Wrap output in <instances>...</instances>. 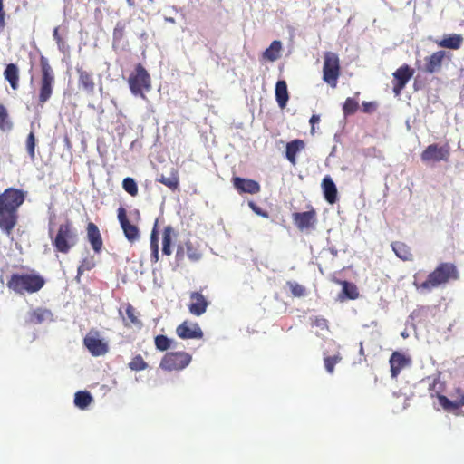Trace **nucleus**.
I'll list each match as a JSON object with an SVG mask.
<instances>
[{
    "label": "nucleus",
    "mask_w": 464,
    "mask_h": 464,
    "mask_svg": "<svg viewBox=\"0 0 464 464\" xmlns=\"http://www.w3.org/2000/svg\"><path fill=\"white\" fill-rule=\"evenodd\" d=\"M392 249L395 252L397 257L403 261L412 260V254L411 247L403 242H394L392 245Z\"/></svg>",
    "instance_id": "30"
},
{
    "label": "nucleus",
    "mask_w": 464,
    "mask_h": 464,
    "mask_svg": "<svg viewBox=\"0 0 464 464\" xmlns=\"http://www.w3.org/2000/svg\"><path fill=\"white\" fill-rule=\"evenodd\" d=\"M178 337L182 339L201 338L202 330L198 324L184 321L176 328Z\"/></svg>",
    "instance_id": "17"
},
{
    "label": "nucleus",
    "mask_w": 464,
    "mask_h": 464,
    "mask_svg": "<svg viewBox=\"0 0 464 464\" xmlns=\"http://www.w3.org/2000/svg\"><path fill=\"white\" fill-rule=\"evenodd\" d=\"M83 344L92 356H103L108 352V344L99 338L98 331L89 332L83 338Z\"/></svg>",
    "instance_id": "12"
},
{
    "label": "nucleus",
    "mask_w": 464,
    "mask_h": 464,
    "mask_svg": "<svg viewBox=\"0 0 464 464\" xmlns=\"http://www.w3.org/2000/svg\"><path fill=\"white\" fill-rule=\"evenodd\" d=\"M424 164H435L440 161L447 162L450 159V145L448 143L440 145L433 143L425 148L420 155Z\"/></svg>",
    "instance_id": "9"
},
{
    "label": "nucleus",
    "mask_w": 464,
    "mask_h": 464,
    "mask_svg": "<svg viewBox=\"0 0 464 464\" xmlns=\"http://www.w3.org/2000/svg\"><path fill=\"white\" fill-rule=\"evenodd\" d=\"M40 80L38 101L46 102L52 96L55 85V73L47 57L41 55L39 59Z\"/></svg>",
    "instance_id": "5"
},
{
    "label": "nucleus",
    "mask_w": 464,
    "mask_h": 464,
    "mask_svg": "<svg viewBox=\"0 0 464 464\" xmlns=\"http://www.w3.org/2000/svg\"><path fill=\"white\" fill-rule=\"evenodd\" d=\"M117 218L121 230H123L125 238L129 243H135L140 238V228L137 225L131 224L127 217V211L124 207H119Z\"/></svg>",
    "instance_id": "11"
},
{
    "label": "nucleus",
    "mask_w": 464,
    "mask_h": 464,
    "mask_svg": "<svg viewBox=\"0 0 464 464\" xmlns=\"http://www.w3.org/2000/svg\"><path fill=\"white\" fill-rule=\"evenodd\" d=\"M64 144H67V146L70 147V140L67 136L64 137Z\"/></svg>",
    "instance_id": "57"
},
{
    "label": "nucleus",
    "mask_w": 464,
    "mask_h": 464,
    "mask_svg": "<svg viewBox=\"0 0 464 464\" xmlns=\"http://www.w3.org/2000/svg\"><path fill=\"white\" fill-rule=\"evenodd\" d=\"M252 208H253V210L255 211V213L259 214L263 218H268V213L262 211L259 207H254V205L252 204Z\"/></svg>",
    "instance_id": "52"
},
{
    "label": "nucleus",
    "mask_w": 464,
    "mask_h": 464,
    "mask_svg": "<svg viewBox=\"0 0 464 464\" xmlns=\"http://www.w3.org/2000/svg\"><path fill=\"white\" fill-rule=\"evenodd\" d=\"M160 259V250L158 248L150 249V262L155 264Z\"/></svg>",
    "instance_id": "51"
},
{
    "label": "nucleus",
    "mask_w": 464,
    "mask_h": 464,
    "mask_svg": "<svg viewBox=\"0 0 464 464\" xmlns=\"http://www.w3.org/2000/svg\"><path fill=\"white\" fill-rule=\"evenodd\" d=\"M311 325L319 328L321 331H328V321L323 316H315L312 318Z\"/></svg>",
    "instance_id": "45"
},
{
    "label": "nucleus",
    "mask_w": 464,
    "mask_h": 464,
    "mask_svg": "<svg viewBox=\"0 0 464 464\" xmlns=\"http://www.w3.org/2000/svg\"><path fill=\"white\" fill-rule=\"evenodd\" d=\"M282 50V43L278 40H275L271 43L268 48L263 53V58L269 62H275L280 57Z\"/></svg>",
    "instance_id": "31"
},
{
    "label": "nucleus",
    "mask_w": 464,
    "mask_h": 464,
    "mask_svg": "<svg viewBox=\"0 0 464 464\" xmlns=\"http://www.w3.org/2000/svg\"><path fill=\"white\" fill-rule=\"evenodd\" d=\"M76 72L78 73V86L83 92L88 94H92L95 89V82L93 73L90 71L83 69L82 67H77Z\"/></svg>",
    "instance_id": "18"
},
{
    "label": "nucleus",
    "mask_w": 464,
    "mask_h": 464,
    "mask_svg": "<svg viewBox=\"0 0 464 464\" xmlns=\"http://www.w3.org/2000/svg\"><path fill=\"white\" fill-rule=\"evenodd\" d=\"M12 128V122L9 118H0V129L4 131L10 130Z\"/></svg>",
    "instance_id": "50"
},
{
    "label": "nucleus",
    "mask_w": 464,
    "mask_h": 464,
    "mask_svg": "<svg viewBox=\"0 0 464 464\" xmlns=\"http://www.w3.org/2000/svg\"><path fill=\"white\" fill-rule=\"evenodd\" d=\"M121 186H123V189L132 197L139 195V188L137 187L136 181L133 178L126 177L123 179V182H121Z\"/></svg>",
    "instance_id": "39"
},
{
    "label": "nucleus",
    "mask_w": 464,
    "mask_h": 464,
    "mask_svg": "<svg viewBox=\"0 0 464 464\" xmlns=\"http://www.w3.org/2000/svg\"><path fill=\"white\" fill-rule=\"evenodd\" d=\"M287 285L290 289L291 295L295 297H303L306 295V289L296 281H288Z\"/></svg>",
    "instance_id": "41"
},
{
    "label": "nucleus",
    "mask_w": 464,
    "mask_h": 464,
    "mask_svg": "<svg viewBox=\"0 0 464 464\" xmlns=\"http://www.w3.org/2000/svg\"><path fill=\"white\" fill-rule=\"evenodd\" d=\"M77 242L78 235L76 228L69 219L58 226L55 237L53 239V246L55 251L68 254L77 245Z\"/></svg>",
    "instance_id": "6"
},
{
    "label": "nucleus",
    "mask_w": 464,
    "mask_h": 464,
    "mask_svg": "<svg viewBox=\"0 0 464 464\" xmlns=\"http://www.w3.org/2000/svg\"><path fill=\"white\" fill-rule=\"evenodd\" d=\"M176 238V232L170 226H167L163 229L162 235V253L166 256H170L171 246H173L174 239Z\"/></svg>",
    "instance_id": "26"
},
{
    "label": "nucleus",
    "mask_w": 464,
    "mask_h": 464,
    "mask_svg": "<svg viewBox=\"0 0 464 464\" xmlns=\"http://www.w3.org/2000/svg\"><path fill=\"white\" fill-rule=\"evenodd\" d=\"M304 148V143L302 140L295 139L286 145V159L292 165L296 164L297 153Z\"/></svg>",
    "instance_id": "27"
},
{
    "label": "nucleus",
    "mask_w": 464,
    "mask_h": 464,
    "mask_svg": "<svg viewBox=\"0 0 464 464\" xmlns=\"http://www.w3.org/2000/svg\"><path fill=\"white\" fill-rule=\"evenodd\" d=\"M319 121H320V118H310V123H311L312 127L314 125H315L316 123H318Z\"/></svg>",
    "instance_id": "55"
},
{
    "label": "nucleus",
    "mask_w": 464,
    "mask_h": 464,
    "mask_svg": "<svg viewBox=\"0 0 464 464\" xmlns=\"http://www.w3.org/2000/svg\"><path fill=\"white\" fill-rule=\"evenodd\" d=\"M134 214H135V215H136V217H138V218L140 219V211H139V210H135Z\"/></svg>",
    "instance_id": "58"
},
{
    "label": "nucleus",
    "mask_w": 464,
    "mask_h": 464,
    "mask_svg": "<svg viewBox=\"0 0 464 464\" xmlns=\"http://www.w3.org/2000/svg\"><path fill=\"white\" fill-rule=\"evenodd\" d=\"M126 1H127L128 5L130 6H134L135 5V1L134 0H126Z\"/></svg>",
    "instance_id": "56"
},
{
    "label": "nucleus",
    "mask_w": 464,
    "mask_h": 464,
    "mask_svg": "<svg viewBox=\"0 0 464 464\" xmlns=\"http://www.w3.org/2000/svg\"><path fill=\"white\" fill-rule=\"evenodd\" d=\"M0 116H7V111L4 105H0Z\"/></svg>",
    "instance_id": "54"
},
{
    "label": "nucleus",
    "mask_w": 464,
    "mask_h": 464,
    "mask_svg": "<svg viewBox=\"0 0 464 464\" xmlns=\"http://www.w3.org/2000/svg\"><path fill=\"white\" fill-rule=\"evenodd\" d=\"M457 393H459V399H455L451 401L447 396L440 394L436 397L439 400V403L440 407H442L446 411L455 410L461 407H464V393L460 389H457Z\"/></svg>",
    "instance_id": "22"
},
{
    "label": "nucleus",
    "mask_w": 464,
    "mask_h": 464,
    "mask_svg": "<svg viewBox=\"0 0 464 464\" xmlns=\"http://www.w3.org/2000/svg\"><path fill=\"white\" fill-rule=\"evenodd\" d=\"M360 351H361V353L362 352V345H361Z\"/></svg>",
    "instance_id": "60"
},
{
    "label": "nucleus",
    "mask_w": 464,
    "mask_h": 464,
    "mask_svg": "<svg viewBox=\"0 0 464 464\" xmlns=\"http://www.w3.org/2000/svg\"><path fill=\"white\" fill-rule=\"evenodd\" d=\"M463 43V37L460 34H450L441 41L438 42V45L444 48L457 50Z\"/></svg>",
    "instance_id": "33"
},
{
    "label": "nucleus",
    "mask_w": 464,
    "mask_h": 464,
    "mask_svg": "<svg viewBox=\"0 0 464 464\" xmlns=\"http://www.w3.org/2000/svg\"><path fill=\"white\" fill-rule=\"evenodd\" d=\"M276 98L280 108H285L289 99L287 84L285 81H278L276 85Z\"/></svg>",
    "instance_id": "29"
},
{
    "label": "nucleus",
    "mask_w": 464,
    "mask_h": 464,
    "mask_svg": "<svg viewBox=\"0 0 464 464\" xmlns=\"http://www.w3.org/2000/svg\"><path fill=\"white\" fill-rule=\"evenodd\" d=\"M378 103L376 102H363L361 111L365 114H372L376 111Z\"/></svg>",
    "instance_id": "46"
},
{
    "label": "nucleus",
    "mask_w": 464,
    "mask_h": 464,
    "mask_svg": "<svg viewBox=\"0 0 464 464\" xmlns=\"http://www.w3.org/2000/svg\"><path fill=\"white\" fill-rule=\"evenodd\" d=\"M446 56L444 51H437L431 55L425 58L424 72L428 73H434L441 69L443 60Z\"/></svg>",
    "instance_id": "19"
},
{
    "label": "nucleus",
    "mask_w": 464,
    "mask_h": 464,
    "mask_svg": "<svg viewBox=\"0 0 464 464\" xmlns=\"http://www.w3.org/2000/svg\"><path fill=\"white\" fill-rule=\"evenodd\" d=\"M46 281L39 273L13 274L6 282V287L17 295H33L39 292Z\"/></svg>",
    "instance_id": "4"
},
{
    "label": "nucleus",
    "mask_w": 464,
    "mask_h": 464,
    "mask_svg": "<svg viewBox=\"0 0 464 464\" xmlns=\"http://www.w3.org/2000/svg\"><path fill=\"white\" fill-rule=\"evenodd\" d=\"M92 401V397L89 392H77L74 396V404L81 410L87 409Z\"/></svg>",
    "instance_id": "34"
},
{
    "label": "nucleus",
    "mask_w": 464,
    "mask_h": 464,
    "mask_svg": "<svg viewBox=\"0 0 464 464\" xmlns=\"http://www.w3.org/2000/svg\"><path fill=\"white\" fill-rule=\"evenodd\" d=\"M4 77L14 91L19 88V69L16 64L9 63L4 71Z\"/></svg>",
    "instance_id": "25"
},
{
    "label": "nucleus",
    "mask_w": 464,
    "mask_h": 464,
    "mask_svg": "<svg viewBox=\"0 0 464 464\" xmlns=\"http://www.w3.org/2000/svg\"><path fill=\"white\" fill-rule=\"evenodd\" d=\"M24 201L25 192L21 188H9L0 194V230L7 237L18 223V209Z\"/></svg>",
    "instance_id": "2"
},
{
    "label": "nucleus",
    "mask_w": 464,
    "mask_h": 464,
    "mask_svg": "<svg viewBox=\"0 0 464 464\" xmlns=\"http://www.w3.org/2000/svg\"><path fill=\"white\" fill-rule=\"evenodd\" d=\"M156 349L159 351H168L171 341L165 335H157L154 339Z\"/></svg>",
    "instance_id": "42"
},
{
    "label": "nucleus",
    "mask_w": 464,
    "mask_h": 464,
    "mask_svg": "<svg viewBox=\"0 0 464 464\" xmlns=\"http://www.w3.org/2000/svg\"><path fill=\"white\" fill-rule=\"evenodd\" d=\"M123 321L127 327L136 326L140 328L142 325L140 319V312L130 304L125 305V316H123Z\"/></svg>",
    "instance_id": "23"
},
{
    "label": "nucleus",
    "mask_w": 464,
    "mask_h": 464,
    "mask_svg": "<svg viewBox=\"0 0 464 464\" xmlns=\"http://www.w3.org/2000/svg\"><path fill=\"white\" fill-rule=\"evenodd\" d=\"M292 220L299 231H309L314 228L317 223V213L313 207L302 213H292Z\"/></svg>",
    "instance_id": "13"
},
{
    "label": "nucleus",
    "mask_w": 464,
    "mask_h": 464,
    "mask_svg": "<svg viewBox=\"0 0 464 464\" xmlns=\"http://www.w3.org/2000/svg\"><path fill=\"white\" fill-rule=\"evenodd\" d=\"M191 357L184 352H170L162 357L160 368L168 371L180 370L190 362Z\"/></svg>",
    "instance_id": "10"
},
{
    "label": "nucleus",
    "mask_w": 464,
    "mask_h": 464,
    "mask_svg": "<svg viewBox=\"0 0 464 464\" xmlns=\"http://www.w3.org/2000/svg\"><path fill=\"white\" fill-rule=\"evenodd\" d=\"M459 278V270L455 264L451 262H442L438 264L436 268L427 276L425 281L419 282L415 277L413 285H415L416 289L422 292H430L440 286H445L450 282H457Z\"/></svg>",
    "instance_id": "3"
},
{
    "label": "nucleus",
    "mask_w": 464,
    "mask_h": 464,
    "mask_svg": "<svg viewBox=\"0 0 464 464\" xmlns=\"http://www.w3.org/2000/svg\"><path fill=\"white\" fill-rule=\"evenodd\" d=\"M342 295H345L347 299L355 300L359 297L358 288L353 283L348 281H342Z\"/></svg>",
    "instance_id": "35"
},
{
    "label": "nucleus",
    "mask_w": 464,
    "mask_h": 464,
    "mask_svg": "<svg viewBox=\"0 0 464 464\" xmlns=\"http://www.w3.org/2000/svg\"><path fill=\"white\" fill-rule=\"evenodd\" d=\"M341 75L340 59L337 53H324L323 80L332 88H336Z\"/></svg>",
    "instance_id": "8"
},
{
    "label": "nucleus",
    "mask_w": 464,
    "mask_h": 464,
    "mask_svg": "<svg viewBox=\"0 0 464 464\" xmlns=\"http://www.w3.org/2000/svg\"><path fill=\"white\" fill-rule=\"evenodd\" d=\"M445 391V383L440 379H434L430 384L429 392L431 398H436L443 394Z\"/></svg>",
    "instance_id": "38"
},
{
    "label": "nucleus",
    "mask_w": 464,
    "mask_h": 464,
    "mask_svg": "<svg viewBox=\"0 0 464 464\" xmlns=\"http://www.w3.org/2000/svg\"><path fill=\"white\" fill-rule=\"evenodd\" d=\"M52 317V313L45 308H36L28 314L27 324H41Z\"/></svg>",
    "instance_id": "24"
},
{
    "label": "nucleus",
    "mask_w": 464,
    "mask_h": 464,
    "mask_svg": "<svg viewBox=\"0 0 464 464\" xmlns=\"http://www.w3.org/2000/svg\"><path fill=\"white\" fill-rule=\"evenodd\" d=\"M359 95V92L356 93L355 97H348L343 105V111L345 116L354 114L359 110V100L357 99V96Z\"/></svg>",
    "instance_id": "36"
},
{
    "label": "nucleus",
    "mask_w": 464,
    "mask_h": 464,
    "mask_svg": "<svg viewBox=\"0 0 464 464\" xmlns=\"http://www.w3.org/2000/svg\"><path fill=\"white\" fill-rule=\"evenodd\" d=\"M156 226H157V223H155L154 228H153L152 232H150V249L158 248V232L156 229Z\"/></svg>",
    "instance_id": "47"
},
{
    "label": "nucleus",
    "mask_w": 464,
    "mask_h": 464,
    "mask_svg": "<svg viewBox=\"0 0 464 464\" xmlns=\"http://www.w3.org/2000/svg\"><path fill=\"white\" fill-rule=\"evenodd\" d=\"M124 35V26L118 24L113 30V40L120 42Z\"/></svg>",
    "instance_id": "48"
},
{
    "label": "nucleus",
    "mask_w": 464,
    "mask_h": 464,
    "mask_svg": "<svg viewBox=\"0 0 464 464\" xmlns=\"http://www.w3.org/2000/svg\"><path fill=\"white\" fill-rule=\"evenodd\" d=\"M156 182H160L169 189L177 190L179 187L178 170L175 168L170 169L169 175H160V177L156 178Z\"/></svg>",
    "instance_id": "28"
},
{
    "label": "nucleus",
    "mask_w": 464,
    "mask_h": 464,
    "mask_svg": "<svg viewBox=\"0 0 464 464\" xmlns=\"http://www.w3.org/2000/svg\"><path fill=\"white\" fill-rule=\"evenodd\" d=\"M5 12L4 9V0H0V33L5 27Z\"/></svg>",
    "instance_id": "49"
},
{
    "label": "nucleus",
    "mask_w": 464,
    "mask_h": 464,
    "mask_svg": "<svg viewBox=\"0 0 464 464\" xmlns=\"http://www.w3.org/2000/svg\"><path fill=\"white\" fill-rule=\"evenodd\" d=\"M191 304L188 306L189 313L199 316L203 314V294L195 292L190 295Z\"/></svg>",
    "instance_id": "32"
},
{
    "label": "nucleus",
    "mask_w": 464,
    "mask_h": 464,
    "mask_svg": "<svg viewBox=\"0 0 464 464\" xmlns=\"http://www.w3.org/2000/svg\"><path fill=\"white\" fill-rule=\"evenodd\" d=\"M208 304H207V301L205 300V304H204V306L205 308L207 307Z\"/></svg>",
    "instance_id": "59"
},
{
    "label": "nucleus",
    "mask_w": 464,
    "mask_h": 464,
    "mask_svg": "<svg viewBox=\"0 0 464 464\" xmlns=\"http://www.w3.org/2000/svg\"><path fill=\"white\" fill-rule=\"evenodd\" d=\"M24 201L25 192L21 188H9L0 194V230L7 237L18 223V209Z\"/></svg>",
    "instance_id": "1"
},
{
    "label": "nucleus",
    "mask_w": 464,
    "mask_h": 464,
    "mask_svg": "<svg viewBox=\"0 0 464 464\" xmlns=\"http://www.w3.org/2000/svg\"><path fill=\"white\" fill-rule=\"evenodd\" d=\"M53 38H54V40L56 41V43H57L58 44H60L63 42L62 37H61V35L59 34V32H58V28H57V27L53 30Z\"/></svg>",
    "instance_id": "53"
},
{
    "label": "nucleus",
    "mask_w": 464,
    "mask_h": 464,
    "mask_svg": "<svg viewBox=\"0 0 464 464\" xmlns=\"http://www.w3.org/2000/svg\"><path fill=\"white\" fill-rule=\"evenodd\" d=\"M95 267V261L92 256L85 257L82 259L81 265L78 266L77 268V276L76 281L81 282V276L83 275L85 271H89Z\"/></svg>",
    "instance_id": "37"
},
{
    "label": "nucleus",
    "mask_w": 464,
    "mask_h": 464,
    "mask_svg": "<svg viewBox=\"0 0 464 464\" xmlns=\"http://www.w3.org/2000/svg\"><path fill=\"white\" fill-rule=\"evenodd\" d=\"M87 237L92 250L100 253L103 247V240L96 224L90 222L87 226Z\"/></svg>",
    "instance_id": "20"
},
{
    "label": "nucleus",
    "mask_w": 464,
    "mask_h": 464,
    "mask_svg": "<svg viewBox=\"0 0 464 464\" xmlns=\"http://www.w3.org/2000/svg\"><path fill=\"white\" fill-rule=\"evenodd\" d=\"M389 363L391 377L396 379L399 373L401 372L402 369L411 364V359L404 353L395 351L390 356Z\"/></svg>",
    "instance_id": "15"
},
{
    "label": "nucleus",
    "mask_w": 464,
    "mask_h": 464,
    "mask_svg": "<svg viewBox=\"0 0 464 464\" xmlns=\"http://www.w3.org/2000/svg\"><path fill=\"white\" fill-rule=\"evenodd\" d=\"M413 73L414 71L407 64L401 65L393 72V92L395 95L401 94Z\"/></svg>",
    "instance_id": "14"
},
{
    "label": "nucleus",
    "mask_w": 464,
    "mask_h": 464,
    "mask_svg": "<svg viewBox=\"0 0 464 464\" xmlns=\"http://www.w3.org/2000/svg\"><path fill=\"white\" fill-rule=\"evenodd\" d=\"M128 368L136 372L142 371L148 368V363L141 355H134L131 362H128Z\"/></svg>",
    "instance_id": "40"
},
{
    "label": "nucleus",
    "mask_w": 464,
    "mask_h": 464,
    "mask_svg": "<svg viewBox=\"0 0 464 464\" xmlns=\"http://www.w3.org/2000/svg\"><path fill=\"white\" fill-rule=\"evenodd\" d=\"M128 84L131 93L136 97L145 98L146 92L151 90V78L146 68L138 63L130 73Z\"/></svg>",
    "instance_id": "7"
},
{
    "label": "nucleus",
    "mask_w": 464,
    "mask_h": 464,
    "mask_svg": "<svg viewBox=\"0 0 464 464\" xmlns=\"http://www.w3.org/2000/svg\"><path fill=\"white\" fill-rule=\"evenodd\" d=\"M321 187H323L324 196L326 202L334 204L338 201L337 187L331 177L325 176L323 182H321Z\"/></svg>",
    "instance_id": "21"
},
{
    "label": "nucleus",
    "mask_w": 464,
    "mask_h": 464,
    "mask_svg": "<svg viewBox=\"0 0 464 464\" xmlns=\"http://www.w3.org/2000/svg\"><path fill=\"white\" fill-rule=\"evenodd\" d=\"M232 182L235 189H237L240 194L247 193L255 195L258 194L261 189L259 182L253 179L234 177Z\"/></svg>",
    "instance_id": "16"
},
{
    "label": "nucleus",
    "mask_w": 464,
    "mask_h": 464,
    "mask_svg": "<svg viewBox=\"0 0 464 464\" xmlns=\"http://www.w3.org/2000/svg\"><path fill=\"white\" fill-rule=\"evenodd\" d=\"M34 149L35 137L34 131H31L30 133H28L26 138V150L28 152L29 158H31L32 160H34L35 157Z\"/></svg>",
    "instance_id": "44"
},
{
    "label": "nucleus",
    "mask_w": 464,
    "mask_h": 464,
    "mask_svg": "<svg viewBox=\"0 0 464 464\" xmlns=\"http://www.w3.org/2000/svg\"><path fill=\"white\" fill-rule=\"evenodd\" d=\"M324 367L328 373H333L334 366L341 361L340 355H333L324 357Z\"/></svg>",
    "instance_id": "43"
}]
</instances>
